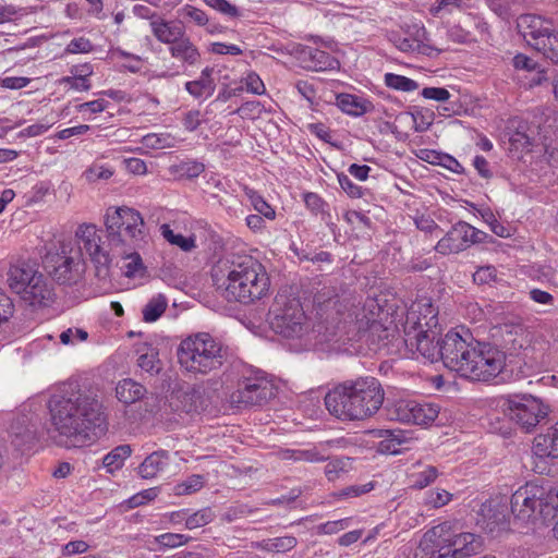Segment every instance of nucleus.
<instances>
[{
  "label": "nucleus",
  "mask_w": 558,
  "mask_h": 558,
  "mask_svg": "<svg viewBox=\"0 0 558 558\" xmlns=\"http://www.w3.org/2000/svg\"><path fill=\"white\" fill-rule=\"evenodd\" d=\"M337 180L342 191L351 198H361L365 195L366 189L355 184L348 174L340 172Z\"/></svg>",
  "instance_id": "49530a36"
},
{
  "label": "nucleus",
  "mask_w": 558,
  "mask_h": 558,
  "mask_svg": "<svg viewBox=\"0 0 558 558\" xmlns=\"http://www.w3.org/2000/svg\"><path fill=\"white\" fill-rule=\"evenodd\" d=\"M105 229L97 228L106 250H138L146 243L142 214L128 206H110L104 215Z\"/></svg>",
  "instance_id": "0eeeda50"
},
{
  "label": "nucleus",
  "mask_w": 558,
  "mask_h": 558,
  "mask_svg": "<svg viewBox=\"0 0 558 558\" xmlns=\"http://www.w3.org/2000/svg\"><path fill=\"white\" fill-rule=\"evenodd\" d=\"M336 105L343 112L352 117H361L374 109V105L367 98L340 93L336 95Z\"/></svg>",
  "instance_id": "412c9836"
},
{
  "label": "nucleus",
  "mask_w": 558,
  "mask_h": 558,
  "mask_svg": "<svg viewBox=\"0 0 558 558\" xmlns=\"http://www.w3.org/2000/svg\"><path fill=\"white\" fill-rule=\"evenodd\" d=\"M385 85L391 89L400 90V92H413L418 88V83L410 77L396 74V73H386L384 76Z\"/></svg>",
  "instance_id": "e433bc0d"
},
{
  "label": "nucleus",
  "mask_w": 558,
  "mask_h": 558,
  "mask_svg": "<svg viewBox=\"0 0 558 558\" xmlns=\"http://www.w3.org/2000/svg\"><path fill=\"white\" fill-rule=\"evenodd\" d=\"M108 106H109V101L100 98V99H95L92 101H86V102L80 104L75 107V110L78 113H84L86 111H89L92 113H99V112L105 111L108 108Z\"/></svg>",
  "instance_id": "e2e57ef3"
},
{
  "label": "nucleus",
  "mask_w": 558,
  "mask_h": 558,
  "mask_svg": "<svg viewBox=\"0 0 558 558\" xmlns=\"http://www.w3.org/2000/svg\"><path fill=\"white\" fill-rule=\"evenodd\" d=\"M439 359L444 365L461 377L489 381L506 366V354L496 345L481 342L466 331L465 336L449 330L440 341Z\"/></svg>",
  "instance_id": "7ed1b4c3"
},
{
  "label": "nucleus",
  "mask_w": 558,
  "mask_h": 558,
  "mask_svg": "<svg viewBox=\"0 0 558 558\" xmlns=\"http://www.w3.org/2000/svg\"><path fill=\"white\" fill-rule=\"evenodd\" d=\"M498 407L525 433H531L549 413V407L532 395L501 396Z\"/></svg>",
  "instance_id": "f8f14e48"
},
{
  "label": "nucleus",
  "mask_w": 558,
  "mask_h": 558,
  "mask_svg": "<svg viewBox=\"0 0 558 558\" xmlns=\"http://www.w3.org/2000/svg\"><path fill=\"white\" fill-rule=\"evenodd\" d=\"M426 312L430 314L428 320L424 324L416 316L415 312H410L404 324V344L411 352H418L430 362L439 359L440 341L434 342L436 331L432 327L437 325V312L429 303Z\"/></svg>",
  "instance_id": "9b49d317"
},
{
  "label": "nucleus",
  "mask_w": 558,
  "mask_h": 558,
  "mask_svg": "<svg viewBox=\"0 0 558 558\" xmlns=\"http://www.w3.org/2000/svg\"><path fill=\"white\" fill-rule=\"evenodd\" d=\"M384 400V388L374 376L343 380L330 389L324 398L328 412L341 421L368 418L378 412Z\"/></svg>",
  "instance_id": "39448f33"
},
{
  "label": "nucleus",
  "mask_w": 558,
  "mask_h": 558,
  "mask_svg": "<svg viewBox=\"0 0 558 558\" xmlns=\"http://www.w3.org/2000/svg\"><path fill=\"white\" fill-rule=\"evenodd\" d=\"M161 234L170 244L180 247L183 252H191L196 247L195 235L185 236L182 233H175L171 227L163 223L160 227Z\"/></svg>",
  "instance_id": "473e14b6"
},
{
  "label": "nucleus",
  "mask_w": 558,
  "mask_h": 558,
  "mask_svg": "<svg viewBox=\"0 0 558 558\" xmlns=\"http://www.w3.org/2000/svg\"><path fill=\"white\" fill-rule=\"evenodd\" d=\"M471 225L459 220L446 232L435 245V251L441 255L459 254L468 250L470 244Z\"/></svg>",
  "instance_id": "f3484780"
},
{
  "label": "nucleus",
  "mask_w": 558,
  "mask_h": 558,
  "mask_svg": "<svg viewBox=\"0 0 558 558\" xmlns=\"http://www.w3.org/2000/svg\"><path fill=\"white\" fill-rule=\"evenodd\" d=\"M205 485V478L203 475L193 474L186 478V481L175 486L177 495H191L203 488Z\"/></svg>",
  "instance_id": "a18cd8bd"
},
{
  "label": "nucleus",
  "mask_w": 558,
  "mask_h": 558,
  "mask_svg": "<svg viewBox=\"0 0 558 558\" xmlns=\"http://www.w3.org/2000/svg\"><path fill=\"white\" fill-rule=\"evenodd\" d=\"M177 356L190 373L206 375L218 371L227 361L228 348L208 332H197L181 341Z\"/></svg>",
  "instance_id": "6e6552de"
},
{
  "label": "nucleus",
  "mask_w": 558,
  "mask_h": 558,
  "mask_svg": "<svg viewBox=\"0 0 558 558\" xmlns=\"http://www.w3.org/2000/svg\"><path fill=\"white\" fill-rule=\"evenodd\" d=\"M215 518V512L210 507L203 508L191 514L187 512L185 529L194 530L201 526H205L213 522Z\"/></svg>",
  "instance_id": "ea45409f"
},
{
  "label": "nucleus",
  "mask_w": 558,
  "mask_h": 558,
  "mask_svg": "<svg viewBox=\"0 0 558 558\" xmlns=\"http://www.w3.org/2000/svg\"><path fill=\"white\" fill-rule=\"evenodd\" d=\"M169 52L172 58L181 60L189 65L196 64L201 58L197 47L185 35L169 47Z\"/></svg>",
  "instance_id": "bb28decb"
},
{
  "label": "nucleus",
  "mask_w": 558,
  "mask_h": 558,
  "mask_svg": "<svg viewBox=\"0 0 558 558\" xmlns=\"http://www.w3.org/2000/svg\"><path fill=\"white\" fill-rule=\"evenodd\" d=\"M295 88L299 94L308 101L310 107L314 106L316 88L312 83L306 80H299L295 83Z\"/></svg>",
  "instance_id": "69168bd1"
},
{
  "label": "nucleus",
  "mask_w": 558,
  "mask_h": 558,
  "mask_svg": "<svg viewBox=\"0 0 558 558\" xmlns=\"http://www.w3.org/2000/svg\"><path fill=\"white\" fill-rule=\"evenodd\" d=\"M374 489V483L368 482L366 484H356L344 487L333 493V496L338 499H350L360 497Z\"/></svg>",
  "instance_id": "de8ad7c7"
},
{
  "label": "nucleus",
  "mask_w": 558,
  "mask_h": 558,
  "mask_svg": "<svg viewBox=\"0 0 558 558\" xmlns=\"http://www.w3.org/2000/svg\"><path fill=\"white\" fill-rule=\"evenodd\" d=\"M272 330L284 338L300 337L304 330L306 316L300 299L286 291L279 292L267 314Z\"/></svg>",
  "instance_id": "9d476101"
},
{
  "label": "nucleus",
  "mask_w": 558,
  "mask_h": 558,
  "mask_svg": "<svg viewBox=\"0 0 558 558\" xmlns=\"http://www.w3.org/2000/svg\"><path fill=\"white\" fill-rule=\"evenodd\" d=\"M137 365L150 375L158 374L162 368L158 350L151 344L147 345V351L140 354Z\"/></svg>",
  "instance_id": "72a5a7b5"
},
{
  "label": "nucleus",
  "mask_w": 558,
  "mask_h": 558,
  "mask_svg": "<svg viewBox=\"0 0 558 558\" xmlns=\"http://www.w3.org/2000/svg\"><path fill=\"white\" fill-rule=\"evenodd\" d=\"M512 65L519 71L536 72L538 75L544 73L542 65L536 60L524 53H517L512 58Z\"/></svg>",
  "instance_id": "c03bdc74"
},
{
  "label": "nucleus",
  "mask_w": 558,
  "mask_h": 558,
  "mask_svg": "<svg viewBox=\"0 0 558 558\" xmlns=\"http://www.w3.org/2000/svg\"><path fill=\"white\" fill-rule=\"evenodd\" d=\"M158 496V489L157 488H148L144 489L133 496H131L129 499H126L122 506H125L128 509H134L140 506H143L147 504L150 500H154Z\"/></svg>",
  "instance_id": "09e8293b"
},
{
  "label": "nucleus",
  "mask_w": 558,
  "mask_h": 558,
  "mask_svg": "<svg viewBox=\"0 0 558 558\" xmlns=\"http://www.w3.org/2000/svg\"><path fill=\"white\" fill-rule=\"evenodd\" d=\"M94 51V45L88 38L77 37L73 38L65 47V53H90Z\"/></svg>",
  "instance_id": "864d4df0"
},
{
  "label": "nucleus",
  "mask_w": 558,
  "mask_h": 558,
  "mask_svg": "<svg viewBox=\"0 0 558 558\" xmlns=\"http://www.w3.org/2000/svg\"><path fill=\"white\" fill-rule=\"evenodd\" d=\"M421 403L410 399H399L387 405V415L392 421L412 423L417 425L422 421L418 415Z\"/></svg>",
  "instance_id": "a211bd4d"
},
{
  "label": "nucleus",
  "mask_w": 558,
  "mask_h": 558,
  "mask_svg": "<svg viewBox=\"0 0 558 558\" xmlns=\"http://www.w3.org/2000/svg\"><path fill=\"white\" fill-rule=\"evenodd\" d=\"M76 247H61V253L47 254L44 258V268L59 284L77 283L86 269L84 256H87L95 268L99 280L110 277L112 255L106 250L105 242L98 234L97 226L82 223L75 231Z\"/></svg>",
  "instance_id": "f03ea898"
},
{
  "label": "nucleus",
  "mask_w": 558,
  "mask_h": 558,
  "mask_svg": "<svg viewBox=\"0 0 558 558\" xmlns=\"http://www.w3.org/2000/svg\"><path fill=\"white\" fill-rule=\"evenodd\" d=\"M304 68L315 72L335 71L340 69V61L329 52L317 48L312 63L305 64Z\"/></svg>",
  "instance_id": "7c9ffc66"
},
{
  "label": "nucleus",
  "mask_w": 558,
  "mask_h": 558,
  "mask_svg": "<svg viewBox=\"0 0 558 558\" xmlns=\"http://www.w3.org/2000/svg\"><path fill=\"white\" fill-rule=\"evenodd\" d=\"M118 252L123 256V258L130 259L122 266L125 277L134 278L136 276L142 277L144 275L146 267L144 266L143 259L137 250H126V247H122L119 248Z\"/></svg>",
  "instance_id": "c756f323"
},
{
  "label": "nucleus",
  "mask_w": 558,
  "mask_h": 558,
  "mask_svg": "<svg viewBox=\"0 0 558 558\" xmlns=\"http://www.w3.org/2000/svg\"><path fill=\"white\" fill-rule=\"evenodd\" d=\"M505 137L509 142L510 156L518 160L522 159L524 154L531 153L535 145L534 131L523 120H510L505 130Z\"/></svg>",
  "instance_id": "dca6fc26"
},
{
  "label": "nucleus",
  "mask_w": 558,
  "mask_h": 558,
  "mask_svg": "<svg viewBox=\"0 0 558 558\" xmlns=\"http://www.w3.org/2000/svg\"><path fill=\"white\" fill-rule=\"evenodd\" d=\"M473 281L476 284H490L497 281V269L492 266H482L473 274Z\"/></svg>",
  "instance_id": "603ef678"
},
{
  "label": "nucleus",
  "mask_w": 558,
  "mask_h": 558,
  "mask_svg": "<svg viewBox=\"0 0 558 558\" xmlns=\"http://www.w3.org/2000/svg\"><path fill=\"white\" fill-rule=\"evenodd\" d=\"M270 549L277 553H286L293 549L298 545V539L292 535H286L269 539Z\"/></svg>",
  "instance_id": "4d7b16f0"
},
{
  "label": "nucleus",
  "mask_w": 558,
  "mask_h": 558,
  "mask_svg": "<svg viewBox=\"0 0 558 558\" xmlns=\"http://www.w3.org/2000/svg\"><path fill=\"white\" fill-rule=\"evenodd\" d=\"M169 463V451L159 449L148 454L137 466L136 472L141 478L151 480L156 477L158 473L165 471Z\"/></svg>",
  "instance_id": "6ab92c4d"
},
{
  "label": "nucleus",
  "mask_w": 558,
  "mask_h": 558,
  "mask_svg": "<svg viewBox=\"0 0 558 558\" xmlns=\"http://www.w3.org/2000/svg\"><path fill=\"white\" fill-rule=\"evenodd\" d=\"M451 550L456 558H468L476 555L483 546V539L480 535L473 533H461L456 536Z\"/></svg>",
  "instance_id": "b1692460"
},
{
  "label": "nucleus",
  "mask_w": 558,
  "mask_h": 558,
  "mask_svg": "<svg viewBox=\"0 0 558 558\" xmlns=\"http://www.w3.org/2000/svg\"><path fill=\"white\" fill-rule=\"evenodd\" d=\"M147 389L132 378H125L118 383L116 387V396L118 400L124 404H132L146 395Z\"/></svg>",
  "instance_id": "a878e982"
},
{
  "label": "nucleus",
  "mask_w": 558,
  "mask_h": 558,
  "mask_svg": "<svg viewBox=\"0 0 558 558\" xmlns=\"http://www.w3.org/2000/svg\"><path fill=\"white\" fill-rule=\"evenodd\" d=\"M14 313V304L11 298L0 288V325L7 323Z\"/></svg>",
  "instance_id": "bf43d9fd"
},
{
  "label": "nucleus",
  "mask_w": 558,
  "mask_h": 558,
  "mask_svg": "<svg viewBox=\"0 0 558 558\" xmlns=\"http://www.w3.org/2000/svg\"><path fill=\"white\" fill-rule=\"evenodd\" d=\"M351 468V459L350 458H332L328 461L325 466V475L329 481H336L340 477L341 473L349 472Z\"/></svg>",
  "instance_id": "a19ab883"
},
{
  "label": "nucleus",
  "mask_w": 558,
  "mask_h": 558,
  "mask_svg": "<svg viewBox=\"0 0 558 558\" xmlns=\"http://www.w3.org/2000/svg\"><path fill=\"white\" fill-rule=\"evenodd\" d=\"M294 461H306V462H322L326 458L322 456L317 450H293L291 456Z\"/></svg>",
  "instance_id": "338daca9"
},
{
  "label": "nucleus",
  "mask_w": 558,
  "mask_h": 558,
  "mask_svg": "<svg viewBox=\"0 0 558 558\" xmlns=\"http://www.w3.org/2000/svg\"><path fill=\"white\" fill-rule=\"evenodd\" d=\"M527 26L523 33L526 43L558 65V33L550 21L537 15L525 17Z\"/></svg>",
  "instance_id": "4468645a"
},
{
  "label": "nucleus",
  "mask_w": 558,
  "mask_h": 558,
  "mask_svg": "<svg viewBox=\"0 0 558 558\" xmlns=\"http://www.w3.org/2000/svg\"><path fill=\"white\" fill-rule=\"evenodd\" d=\"M168 300L163 294L154 295L142 310L143 320L145 323L156 322L166 312Z\"/></svg>",
  "instance_id": "2f4dec72"
},
{
  "label": "nucleus",
  "mask_w": 558,
  "mask_h": 558,
  "mask_svg": "<svg viewBox=\"0 0 558 558\" xmlns=\"http://www.w3.org/2000/svg\"><path fill=\"white\" fill-rule=\"evenodd\" d=\"M54 441L65 448H82L100 439L108 430L101 401L76 381L60 385L48 400Z\"/></svg>",
  "instance_id": "f257e3e1"
},
{
  "label": "nucleus",
  "mask_w": 558,
  "mask_h": 558,
  "mask_svg": "<svg viewBox=\"0 0 558 558\" xmlns=\"http://www.w3.org/2000/svg\"><path fill=\"white\" fill-rule=\"evenodd\" d=\"M145 147L151 149L171 148L174 145V138L170 134L149 133L142 140Z\"/></svg>",
  "instance_id": "37998d69"
},
{
  "label": "nucleus",
  "mask_w": 558,
  "mask_h": 558,
  "mask_svg": "<svg viewBox=\"0 0 558 558\" xmlns=\"http://www.w3.org/2000/svg\"><path fill=\"white\" fill-rule=\"evenodd\" d=\"M26 417L22 420H17L14 424H12V444L20 450L29 449L36 441V430L35 428L26 426L22 430V425H24Z\"/></svg>",
  "instance_id": "cd10ccee"
},
{
  "label": "nucleus",
  "mask_w": 558,
  "mask_h": 558,
  "mask_svg": "<svg viewBox=\"0 0 558 558\" xmlns=\"http://www.w3.org/2000/svg\"><path fill=\"white\" fill-rule=\"evenodd\" d=\"M277 389L260 369H250L238 381V388L230 395V402L238 409L263 407L275 398Z\"/></svg>",
  "instance_id": "ddd939ff"
},
{
  "label": "nucleus",
  "mask_w": 558,
  "mask_h": 558,
  "mask_svg": "<svg viewBox=\"0 0 558 558\" xmlns=\"http://www.w3.org/2000/svg\"><path fill=\"white\" fill-rule=\"evenodd\" d=\"M439 166L457 174H463L465 172L464 167L453 156L442 153L440 156Z\"/></svg>",
  "instance_id": "774afa93"
},
{
  "label": "nucleus",
  "mask_w": 558,
  "mask_h": 558,
  "mask_svg": "<svg viewBox=\"0 0 558 558\" xmlns=\"http://www.w3.org/2000/svg\"><path fill=\"white\" fill-rule=\"evenodd\" d=\"M351 523V518H344L336 521H327L317 526L318 534L331 535L347 529Z\"/></svg>",
  "instance_id": "6e6d98bb"
},
{
  "label": "nucleus",
  "mask_w": 558,
  "mask_h": 558,
  "mask_svg": "<svg viewBox=\"0 0 558 558\" xmlns=\"http://www.w3.org/2000/svg\"><path fill=\"white\" fill-rule=\"evenodd\" d=\"M303 202L306 209H308L312 215H319L322 221L329 227L330 230H335L337 226L332 221L330 205L319 194L315 192H304Z\"/></svg>",
  "instance_id": "393cba45"
},
{
  "label": "nucleus",
  "mask_w": 558,
  "mask_h": 558,
  "mask_svg": "<svg viewBox=\"0 0 558 558\" xmlns=\"http://www.w3.org/2000/svg\"><path fill=\"white\" fill-rule=\"evenodd\" d=\"M177 13L179 17L194 22L198 26H206L209 22L207 14L203 10L191 4L183 5Z\"/></svg>",
  "instance_id": "79ce46f5"
},
{
  "label": "nucleus",
  "mask_w": 558,
  "mask_h": 558,
  "mask_svg": "<svg viewBox=\"0 0 558 558\" xmlns=\"http://www.w3.org/2000/svg\"><path fill=\"white\" fill-rule=\"evenodd\" d=\"M438 476V470L435 466H427L422 472L414 475L412 486L414 488L423 489L430 485Z\"/></svg>",
  "instance_id": "3c124183"
},
{
  "label": "nucleus",
  "mask_w": 558,
  "mask_h": 558,
  "mask_svg": "<svg viewBox=\"0 0 558 558\" xmlns=\"http://www.w3.org/2000/svg\"><path fill=\"white\" fill-rule=\"evenodd\" d=\"M422 97L439 102H446L450 99L451 94L445 87H424L421 90Z\"/></svg>",
  "instance_id": "13d9d810"
},
{
  "label": "nucleus",
  "mask_w": 558,
  "mask_h": 558,
  "mask_svg": "<svg viewBox=\"0 0 558 558\" xmlns=\"http://www.w3.org/2000/svg\"><path fill=\"white\" fill-rule=\"evenodd\" d=\"M245 88L254 95H263L265 93V85L259 75L255 72H250L244 78Z\"/></svg>",
  "instance_id": "0e129e2a"
},
{
  "label": "nucleus",
  "mask_w": 558,
  "mask_h": 558,
  "mask_svg": "<svg viewBox=\"0 0 558 558\" xmlns=\"http://www.w3.org/2000/svg\"><path fill=\"white\" fill-rule=\"evenodd\" d=\"M245 195L248 197L251 205L257 214L263 215L268 220L276 218V210L258 192L253 189H246Z\"/></svg>",
  "instance_id": "c9c22d12"
},
{
  "label": "nucleus",
  "mask_w": 558,
  "mask_h": 558,
  "mask_svg": "<svg viewBox=\"0 0 558 558\" xmlns=\"http://www.w3.org/2000/svg\"><path fill=\"white\" fill-rule=\"evenodd\" d=\"M205 170V166L203 162L196 160H186L181 161L177 166V171L181 177H185L187 179L197 178Z\"/></svg>",
  "instance_id": "8fccbe9b"
},
{
  "label": "nucleus",
  "mask_w": 558,
  "mask_h": 558,
  "mask_svg": "<svg viewBox=\"0 0 558 558\" xmlns=\"http://www.w3.org/2000/svg\"><path fill=\"white\" fill-rule=\"evenodd\" d=\"M393 436L381 439L376 445V451L380 454L397 456L408 449V445L412 441V433L403 429H392Z\"/></svg>",
  "instance_id": "5701e85b"
},
{
  "label": "nucleus",
  "mask_w": 558,
  "mask_h": 558,
  "mask_svg": "<svg viewBox=\"0 0 558 558\" xmlns=\"http://www.w3.org/2000/svg\"><path fill=\"white\" fill-rule=\"evenodd\" d=\"M510 510L522 522L542 520L546 525L553 523L558 517V483L542 478L539 484L521 486L511 496Z\"/></svg>",
  "instance_id": "423d86ee"
},
{
  "label": "nucleus",
  "mask_w": 558,
  "mask_h": 558,
  "mask_svg": "<svg viewBox=\"0 0 558 558\" xmlns=\"http://www.w3.org/2000/svg\"><path fill=\"white\" fill-rule=\"evenodd\" d=\"M7 280L11 291L29 306L44 307L53 300V286L35 262L19 260L10 267Z\"/></svg>",
  "instance_id": "1a4fd4ad"
},
{
  "label": "nucleus",
  "mask_w": 558,
  "mask_h": 558,
  "mask_svg": "<svg viewBox=\"0 0 558 558\" xmlns=\"http://www.w3.org/2000/svg\"><path fill=\"white\" fill-rule=\"evenodd\" d=\"M88 332L82 328H69L61 332L60 341L63 344H74L76 341H85Z\"/></svg>",
  "instance_id": "052dcab7"
},
{
  "label": "nucleus",
  "mask_w": 558,
  "mask_h": 558,
  "mask_svg": "<svg viewBox=\"0 0 558 558\" xmlns=\"http://www.w3.org/2000/svg\"><path fill=\"white\" fill-rule=\"evenodd\" d=\"M475 523L486 534L498 537L501 533L509 531L508 507L494 500H487L476 512Z\"/></svg>",
  "instance_id": "2eb2a0df"
},
{
  "label": "nucleus",
  "mask_w": 558,
  "mask_h": 558,
  "mask_svg": "<svg viewBox=\"0 0 558 558\" xmlns=\"http://www.w3.org/2000/svg\"><path fill=\"white\" fill-rule=\"evenodd\" d=\"M150 28L154 36L162 44L170 46L177 43L185 35L182 22L178 23L163 20L161 16L157 21L150 22Z\"/></svg>",
  "instance_id": "aec40b11"
},
{
  "label": "nucleus",
  "mask_w": 558,
  "mask_h": 558,
  "mask_svg": "<svg viewBox=\"0 0 558 558\" xmlns=\"http://www.w3.org/2000/svg\"><path fill=\"white\" fill-rule=\"evenodd\" d=\"M204 2L215 9L216 11L220 12L221 14H225L230 17H239L241 16L240 10L232 3H230L227 0H204Z\"/></svg>",
  "instance_id": "5fc2aeb1"
},
{
  "label": "nucleus",
  "mask_w": 558,
  "mask_h": 558,
  "mask_svg": "<svg viewBox=\"0 0 558 558\" xmlns=\"http://www.w3.org/2000/svg\"><path fill=\"white\" fill-rule=\"evenodd\" d=\"M414 122V131L418 133H423L427 131L434 122L435 113L428 109H423L418 107H414L412 111L409 112Z\"/></svg>",
  "instance_id": "58836bf2"
},
{
  "label": "nucleus",
  "mask_w": 558,
  "mask_h": 558,
  "mask_svg": "<svg viewBox=\"0 0 558 558\" xmlns=\"http://www.w3.org/2000/svg\"><path fill=\"white\" fill-rule=\"evenodd\" d=\"M60 84L69 86L70 88L80 90V92H87L92 88L89 78H81L73 74H71L69 76H63L60 80Z\"/></svg>",
  "instance_id": "680f3d73"
},
{
  "label": "nucleus",
  "mask_w": 558,
  "mask_h": 558,
  "mask_svg": "<svg viewBox=\"0 0 558 558\" xmlns=\"http://www.w3.org/2000/svg\"><path fill=\"white\" fill-rule=\"evenodd\" d=\"M192 539L191 536L180 533H163L154 537V543L158 545L159 550L168 548H177L187 544Z\"/></svg>",
  "instance_id": "4c0bfd02"
},
{
  "label": "nucleus",
  "mask_w": 558,
  "mask_h": 558,
  "mask_svg": "<svg viewBox=\"0 0 558 558\" xmlns=\"http://www.w3.org/2000/svg\"><path fill=\"white\" fill-rule=\"evenodd\" d=\"M132 454V447L128 444L119 445L102 458L106 471L113 474L124 465V461Z\"/></svg>",
  "instance_id": "c85d7f7f"
},
{
  "label": "nucleus",
  "mask_w": 558,
  "mask_h": 558,
  "mask_svg": "<svg viewBox=\"0 0 558 558\" xmlns=\"http://www.w3.org/2000/svg\"><path fill=\"white\" fill-rule=\"evenodd\" d=\"M211 278L218 288H225L223 296L229 302L254 303L270 288L264 265L248 255L218 260L211 269Z\"/></svg>",
  "instance_id": "20e7f679"
},
{
  "label": "nucleus",
  "mask_w": 558,
  "mask_h": 558,
  "mask_svg": "<svg viewBox=\"0 0 558 558\" xmlns=\"http://www.w3.org/2000/svg\"><path fill=\"white\" fill-rule=\"evenodd\" d=\"M533 453L539 458L558 459V427L555 424L546 433L535 437Z\"/></svg>",
  "instance_id": "4be33fe9"
},
{
  "label": "nucleus",
  "mask_w": 558,
  "mask_h": 558,
  "mask_svg": "<svg viewBox=\"0 0 558 558\" xmlns=\"http://www.w3.org/2000/svg\"><path fill=\"white\" fill-rule=\"evenodd\" d=\"M185 90L195 99H207L209 98L215 89V81H204L201 78L189 81L184 84Z\"/></svg>",
  "instance_id": "f704fd0d"
}]
</instances>
